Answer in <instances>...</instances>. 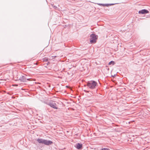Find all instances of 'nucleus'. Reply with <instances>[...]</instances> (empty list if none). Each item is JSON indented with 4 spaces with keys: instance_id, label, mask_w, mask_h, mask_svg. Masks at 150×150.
Segmentation results:
<instances>
[{
    "instance_id": "nucleus-9",
    "label": "nucleus",
    "mask_w": 150,
    "mask_h": 150,
    "mask_svg": "<svg viewBox=\"0 0 150 150\" xmlns=\"http://www.w3.org/2000/svg\"><path fill=\"white\" fill-rule=\"evenodd\" d=\"M52 143H53V142L51 141L47 140V144H46V145H50L51 144H52Z\"/></svg>"
},
{
    "instance_id": "nucleus-5",
    "label": "nucleus",
    "mask_w": 150,
    "mask_h": 150,
    "mask_svg": "<svg viewBox=\"0 0 150 150\" xmlns=\"http://www.w3.org/2000/svg\"><path fill=\"white\" fill-rule=\"evenodd\" d=\"M37 141L40 143L44 144L45 145L47 144V140L46 139H37Z\"/></svg>"
},
{
    "instance_id": "nucleus-2",
    "label": "nucleus",
    "mask_w": 150,
    "mask_h": 150,
    "mask_svg": "<svg viewBox=\"0 0 150 150\" xmlns=\"http://www.w3.org/2000/svg\"><path fill=\"white\" fill-rule=\"evenodd\" d=\"M90 42L91 43H95L96 42V40L98 39V36L95 34L93 33L90 35Z\"/></svg>"
},
{
    "instance_id": "nucleus-11",
    "label": "nucleus",
    "mask_w": 150,
    "mask_h": 150,
    "mask_svg": "<svg viewBox=\"0 0 150 150\" xmlns=\"http://www.w3.org/2000/svg\"><path fill=\"white\" fill-rule=\"evenodd\" d=\"M100 150H110L108 148H103L101 149Z\"/></svg>"
},
{
    "instance_id": "nucleus-7",
    "label": "nucleus",
    "mask_w": 150,
    "mask_h": 150,
    "mask_svg": "<svg viewBox=\"0 0 150 150\" xmlns=\"http://www.w3.org/2000/svg\"><path fill=\"white\" fill-rule=\"evenodd\" d=\"M149 12L147 10L144 9L139 11V14H145L149 13Z\"/></svg>"
},
{
    "instance_id": "nucleus-10",
    "label": "nucleus",
    "mask_w": 150,
    "mask_h": 150,
    "mask_svg": "<svg viewBox=\"0 0 150 150\" xmlns=\"http://www.w3.org/2000/svg\"><path fill=\"white\" fill-rule=\"evenodd\" d=\"M115 64V62L113 61H111L108 64L109 65H110L111 64H112V65H114Z\"/></svg>"
},
{
    "instance_id": "nucleus-8",
    "label": "nucleus",
    "mask_w": 150,
    "mask_h": 150,
    "mask_svg": "<svg viewBox=\"0 0 150 150\" xmlns=\"http://www.w3.org/2000/svg\"><path fill=\"white\" fill-rule=\"evenodd\" d=\"M98 4L100 6H109V5L108 4Z\"/></svg>"
},
{
    "instance_id": "nucleus-1",
    "label": "nucleus",
    "mask_w": 150,
    "mask_h": 150,
    "mask_svg": "<svg viewBox=\"0 0 150 150\" xmlns=\"http://www.w3.org/2000/svg\"><path fill=\"white\" fill-rule=\"evenodd\" d=\"M97 85V83L94 81H88L87 83V86L90 89H93L95 88Z\"/></svg>"
},
{
    "instance_id": "nucleus-13",
    "label": "nucleus",
    "mask_w": 150,
    "mask_h": 150,
    "mask_svg": "<svg viewBox=\"0 0 150 150\" xmlns=\"http://www.w3.org/2000/svg\"><path fill=\"white\" fill-rule=\"evenodd\" d=\"M115 4H109V6H111V5H114Z\"/></svg>"
},
{
    "instance_id": "nucleus-14",
    "label": "nucleus",
    "mask_w": 150,
    "mask_h": 150,
    "mask_svg": "<svg viewBox=\"0 0 150 150\" xmlns=\"http://www.w3.org/2000/svg\"><path fill=\"white\" fill-rule=\"evenodd\" d=\"M44 60L45 62H46L47 61V59L46 58H44Z\"/></svg>"
},
{
    "instance_id": "nucleus-4",
    "label": "nucleus",
    "mask_w": 150,
    "mask_h": 150,
    "mask_svg": "<svg viewBox=\"0 0 150 150\" xmlns=\"http://www.w3.org/2000/svg\"><path fill=\"white\" fill-rule=\"evenodd\" d=\"M47 105L53 108L57 109V104L54 101H52L47 103Z\"/></svg>"
},
{
    "instance_id": "nucleus-12",
    "label": "nucleus",
    "mask_w": 150,
    "mask_h": 150,
    "mask_svg": "<svg viewBox=\"0 0 150 150\" xmlns=\"http://www.w3.org/2000/svg\"><path fill=\"white\" fill-rule=\"evenodd\" d=\"M52 6L55 9L56 8H57V6L54 5V4H53Z\"/></svg>"
},
{
    "instance_id": "nucleus-3",
    "label": "nucleus",
    "mask_w": 150,
    "mask_h": 150,
    "mask_svg": "<svg viewBox=\"0 0 150 150\" xmlns=\"http://www.w3.org/2000/svg\"><path fill=\"white\" fill-rule=\"evenodd\" d=\"M26 75H21L19 77V80L21 81L22 82H26V80L29 81L30 79H27L26 77Z\"/></svg>"
},
{
    "instance_id": "nucleus-6",
    "label": "nucleus",
    "mask_w": 150,
    "mask_h": 150,
    "mask_svg": "<svg viewBox=\"0 0 150 150\" xmlns=\"http://www.w3.org/2000/svg\"><path fill=\"white\" fill-rule=\"evenodd\" d=\"M82 144L77 143L74 145V146L78 149H81L82 148Z\"/></svg>"
}]
</instances>
